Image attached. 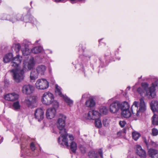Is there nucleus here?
Returning a JSON list of instances; mask_svg holds the SVG:
<instances>
[{
  "label": "nucleus",
  "mask_w": 158,
  "mask_h": 158,
  "mask_svg": "<svg viewBox=\"0 0 158 158\" xmlns=\"http://www.w3.org/2000/svg\"><path fill=\"white\" fill-rule=\"evenodd\" d=\"M22 60V57L19 55H17L12 59L10 64L13 69L9 71L11 73L14 80L17 82L23 80L24 77V70L20 69L19 67Z\"/></svg>",
  "instance_id": "obj_1"
},
{
  "label": "nucleus",
  "mask_w": 158,
  "mask_h": 158,
  "mask_svg": "<svg viewBox=\"0 0 158 158\" xmlns=\"http://www.w3.org/2000/svg\"><path fill=\"white\" fill-rule=\"evenodd\" d=\"M66 116L63 114H60L57 120L56 125L58 129L60 130L59 133L61 134L60 137L58 139L59 143L64 144L67 146H68V142L67 139V135L65 129V120Z\"/></svg>",
  "instance_id": "obj_2"
},
{
  "label": "nucleus",
  "mask_w": 158,
  "mask_h": 158,
  "mask_svg": "<svg viewBox=\"0 0 158 158\" xmlns=\"http://www.w3.org/2000/svg\"><path fill=\"white\" fill-rule=\"evenodd\" d=\"M146 110V105L143 98L139 99V102L135 101L131 107V110L134 115L139 116L141 113L145 111Z\"/></svg>",
  "instance_id": "obj_3"
},
{
  "label": "nucleus",
  "mask_w": 158,
  "mask_h": 158,
  "mask_svg": "<svg viewBox=\"0 0 158 158\" xmlns=\"http://www.w3.org/2000/svg\"><path fill=\"white\" fill-rule=\"evenodd\" d=\"M158 84V80H156L154 82L152 83V86L149 88H148V84L147 83H143L141 85L144 90L146 92V95L149 98H153L156 96L155 89Z\"/></svg>",
  "instance_id": "obj_4"
},
{
  "label": "nucleus",
  "mask_w": 158,
  "mask_h": 158,
  "mask_svg": "<svg viewBox=\"0 0 158 158\" xmlns=\"http://www.w3.org/2000/svg\"><path fill=\"white\" fill-rule=\"evenodd\" d=\"M54 99V96L52 93L46 92L43 94L41 101L44 104L48 106L52 104Z\"/></svg>",
  "instance_id": "obj_5"
},
{
  "label": "nucleus",
  "mask_w": 158,
  "mask_h": 158,
  "mask_svg": "<svg viewBox=\"0 0 158 158\" xmlns=\"http://www.w3.org/2000/svg\"><path fill=\"white\" fill-rule=\"evenodd\" d=\"M35 86L38 89L44 90L48 88L49 83L47 80L44 79H39L35 83Z\"/></svg>",
  "instance_id": "obj_6"
},
{
  "label": "nucleus",
  "mask_w": 158,
  "mask_h": 158,
  "mask_svg": "<svg viewBox=\"0 0 158 158\" xmlns=\"http://www.w3.org/2000/svg\"><path fill=\"white\" fill-rule=\"evenodd\" d=\"M55 92L57 94L59 95L61 97L64 98L65 101L68 103V105L71 106L73 104V101L70 100L66 96L62 94L60 88L57 85H56Z\"/></svg>",
  "instance_id": "obj_7"
},
{
  "label": "nucleus",
  "mask_w": 158,
  "mask_h": 158,
  "mask_svg": "<svg viewBox=\"0 0 158 158\" xmlns=\"http://www.w3.org/2000/svg\"><path fill=\"white\" fill-rule=\"evenodd\" d=\"M21 16L20 15H17L16 16L15 14H12L11 15H5L2 19L3 20H8L12 22V23L20 20H22V18H20Z\"/></svg>",
  "instance_id": "obj_8"
},
{
  "label": "nucleus",
  "mask_w": 158,
  "mask_h": 158,
  "mask_svg": "<svg viewBox=\"0 0 158 158\" xmlns=\"http://www.w3.org/2000/svg\"><path fill=\"white\" fill-rule=\"evenodd\" d=\"M31 44L30 42L26 40H23L22 44L21 51L23 55L24 56H27L29 54V49L28 46Z\"/></svg>",
  "instance_id": "obj_9"
},
{
  "label": "nucleus",
  "mask_w": 158,
  "mask_h": 158,
  "mask_svg": "<svg viewBox=\"0 0 158 158\" xmlns=\"http://www.w3.org/2000/svg\"><path fill=\"white\" fill-rule=\"evenodd\" d=\"M34 90V87L30 84H26L24 85L22 91L23 94H25L29 95L32 94Z\"/></svg>",
  "instance_id": "obj_10"
},
{
  "label": "nucleus",
  "mask_w": 158,
  "mask_h": 158,
  "mask_svg": "<svg viewBox=\"0 0 158 158\" xmlns=\"http://www.w3.org/2000/svg\"><path fill=\"white\" fill-rule=\"evenodd\" d=\"M69 140L68 141V139H67V142H68V144H69V143H71L70 144V149L72 152L74 153H75L76 152V150L77 149V144L74 142L73 141V136L72 135H70L69 136ZM62 144L63 145H65L66 147H68L69 146V145L68 144V146H67L65 145V144Z\"/></svg>",
  "instance_id": "obj_11"
},
{
  "label": "nucleus",
  "mask_w": 158,
  "mask_h": 158,
  "mask_svg": "<svg viewBox=\"0 0 158 158\" xmlns=\"http://www.w3.org/2000/svg\"><path fill=\"white\" fill-rule=\"evenodd\" d=\"M34 115L35 119L38 121L42 120L44 116V112L42 108H37L35 111Z\"/></svg>",
  "instance_id": "obj_12"
},
{
  "label": "nucleus",
  "mask_w": 158,
  "mask_h": 158,
  "mask_svg": "<svg viewBox=\"0 0 158 158\" xmlns=\"http://www.w3.org/2000/svg\"><path fill=\"white\" fill-rule=\"evenodd\" d=\"M120 107V103L118 101H115L113 102L110 106V110L113 113L117 112Z\"/></svg>",
  "instance_id": "obj_13"
},
{
  "label": "nucleus",
  "mask_w": 158,
  "mask_h": 158,
  "mask_svg": "<svg viewBox=\"0 0 158 158\" xmlns=\"http://www.w3.org/2000/svg\"><path fill=\"white\" fill-rule=\"evenodd\" d=\"M100 114L97 111L95 110H92L89 112L87 118L89 119L95 120L100 117Z\"/></svg>",
  "instance_id": "obj_14"
},
{
  "label": "nucleus",
  "mask_w": 158,
  "mask_h": 158,
  "mask_svg": "<svg viewBox=\"0 0 158 158\" xmlns=\"http://www.w3.org/2000/svg\"><path fill=\"white\" fill-rule=\"evenodd\" d=\"M56 114V110L55 108H50L46 110V115L48 119H52L55 117Z\"/></svg>",
  "instance_id": "obj_15"
},
{
  "label": "nucleus",
  "mask_w": 158,
  "mask_h": 158,
  "mask_svg": "<svg viewBox=\"0 0 158 158\" xmlns=\"http://www.w3.org/2000/svg\"><path fill=\"white\" fill-rule=\"evenodd\" d=\"M135 148L137 154L141 158H146V155L145 151L142 149L141 147L138 145H136Z\"/></svg>",
  "instance_id": "obj_16"
},
{
  "label": "nucleus",
  "mask_w": 158,
  "mask_h": 158,
  "mask_svg": "<svg viewBox=\"0 0 158 158\" xmlns=\"http://www.w3.org/2000/svg\"><path fill=\"white\" fill-rule=\"evenodd\" d=\"M18 98V94L15 93L8 94L4 96L5 99L9 101H14L17 99Z\"/></svg>",
  "instance_id": "obj_17"
},
{
  "label": "nucleus",
  "mask_w": 158,
  "mask_h": 158,
  "mask_svg": "<svg viewBox=\"0 0 158 158\" xmlns=\"http://www.w3.org/2000/svg\"><path fill=\"white\" fill-rule=\"evenodd\" d=\"M46 69V67L44 65H40L36 68V71L39 74L43 75Z\"/></svg>",
  "instance_id": "obj_18"
},
{
  "label": "nucleus",
  "mask_w": 158,
  "mask_h": 158,
  "mask_svg": "<svg viewBox=\"0 0 158 158\" xmlns=\"http://www.w3.org/2000/svg\"><path fill=\"white\" fill-rule=\"evenodd\" d=\"M35 65V62L34 58H31L28 61L27 67L29 70H31L33 69Z\"/></svg>",
  "instance_id": "obj_19"
},
{
  "label": "nucleus",
  "mask_w": 158,
  "mask_h": 158,
  "mask_svg": "<svg viewBox=\"0 0 158 158\" xmlns=\"http://www.w3.org/2000/svg\"><path fill=\"white\" fill-rule=\"evenodd\" d=\"M13 54L9 53L6 54L3 58V61L5 63H7L10 61L13 57Z\"/></svg>",
  "instance_id": "obj_20"
},
{
  "label": "nucleus",
  "mask_w": 158,
  "mask_h": 158,
  "mask_svg": "<svg viewBox=\"0 0 158 158\" xmlns=\"http://www.w3.org/2000/svg\"><path fill=\"white\" fill-rule=\"evenodd\" d=\"M130 105L128 103L126 102H124L121 103H120V107L122 111L124 110H129Z\"/></svg>",
  "instance_id": "obj_21"
},
{
  "label": "nucleus",
  "mask_w": 158,
  "mask_h": 158,
  "mask_svg": "<svg viewBox=\"0 0 158 158\" xmlns=\"http://www.w3.org/2000/svg\"><path fill=\"white\" fill-rule=\"evenodd\" d=\"M38 73L35 71H32L30 73V79L31 81H35L38 77Z\"/></svg>",
  "instance_id": "obj_22"
},
{
  "label": "nucleus",
  "mask_w": 158,
  "mask_h": 158,
  "mask_svg": "<svg viewBox=\"0 0 158 158\" xmlns=\"http://www.w3.org/2000/svg\"><path fill=\"white\" fill-rule=\"evenodd\" d=\"M122 115L125 118H129L131 116V114L129 110L122 111Z\"/></svg>",
  "instance_id": "obj_23"
},
{
  "label": "nucleus",
  "mask_w": 158,
  "mask_h": 158,
  "mask_svg": "<svg viewBox=\"0 0 158 158\" xmlns=\"http://www.w3.org/2000/svg\"><path fill=\"white\" fill-rule=\"evenodd\" d=\"M95 105V102L92 99H89L85 102V105L88 107H94Z\"/></svg>",
  "instance_id": "obj_24"
},
{
  "label": "nucleus",
  "mask_w": 158,
  "mask_h": 158,
  "mask_svg": "<svg viewBox=\"0 0 158 158\" xmlns=\"http://www.w3.org/2000/svg\"><path fill=\"white\" fill-rule=\"evenodd\" d=\"M157 152L158 151L156 150L150 149L148 151V154L152 158H153V157H154Z\"/></svg>",
  "instance_id": "obj_25"
},
{
  "label": "nucleus",
  "mask_w": 158,
  "mask_h": 158,
  "mask_svg": "<svg viewBox=\"0 0 158 158\" xmlns=\"http://www.w3.org/2000/svg\"><path fill=\"white\" fill-rule=\"evenodd\" d=\"M42 48L40 46L35 47L31 50L32 52L35 54H37L41 52Z\"/></svg>",
  "instance_id": "obj_26"
},
{
  "label": "nucleus",
  "mask_w": 158,
  "mask_h": 158,
  "mask_svg": "<svg viewBox=\"0 0 158 158\" xmlns=\"http://www.w3.org/2000/svg\"><path fill=\"white\" fill-rule=\"evenodd\" d=\"M99 111L100 113H99L100 114V115L101 114L105 115L108 112V109L105 106H101L99 108Z\"/></svg>",
  "instance_id": "obj_27"
},
{
  "label": "nucleus",
  "mask_w": 158,
  "mask_h": 158,
  "mask_svg": "<svg viewBox=\"0 0 158 158\" xmlns=\"http://www.w3.org/2000/svg\"><path fill=\"white\" fill-rule=\"evenodd\" d=\"M132 134L133 139L135 141L137 140L140 136V134L136 131H133Z\"/></svg>",
  "instance_id": "obj_28"
},
{
  "label": "nucleus",
  "mask_w": 158,
  "mask_h": 158,
  "mask_svg": "<svg viewBox=\"0 0 158 158\" xmlns=\"http://www.w3.org/2000/svg\"><path fill=\"white\" fill-rule=\"evenodd\" d=\"M94 124L96 127L98 128H100L102 126V123L100 118H97L95 120Z\"/></svg>",
  "instance_id": "obj_29"
},
{
  "label": "nucleus",
  "mask_w": 158,
  "mask_h": 158,
  "mask_svg": "<svg viewBox=\"0 0 158 158\" xmlns=\"http://www.w3.org/2000/svg\"><path fill=\"white\" fill-rule=\"evenodd\" d=\"M13 108L15 110H18L20 109V105L19 102H14L12 105Z\"/></svg>",
  "instance_id": "obj_30"
},
{
  "label": "nucleus",
  "mask_w": 158,
  "mask_h": 158,
  "mask_svg": "<svg viewBox=\"0 0 158 158\" xmlns=\"http://www.w3.org/2000/svg\"><path fill=\"white\" fill-rule=\"evenodd\" d=\"M88 155L90 158H98L94 152H90Z\"/></svg>",
  "instance_id": "obj_31"
},
{
  "label": "nucleus",
  "mask_w": 158,
  "mask_h": 158,
  "mask_svg": "<svg viewBox=\"0 0 158 158\" xmlns=\"http://www.w3.org/2000/svg\"><path fill=\"white\" fill-rule=\"evenodd\" d=\"M52 104L53 107L52 108L56 109V108H57L59 107V103L56 100H54V99L53 101L52 102Z\"/></svg>",
  "instance_id": "obj_32"
},
{
  "label": "nucleus",
  "mask_w": 158,
  "mask_h": 158,
  "mask_svg": "<svg viewBox=\"0 0 158 158\" xmlns=\"http://www.w3.org/2000/svg\"><path fill=\"white\" fill-rule=\"evenodd\" d=\"M152 135L153 136H156L158 135V130L155 128H153L152 130Z\"/></svg>",
  "instance_id": "obj_33"
},
{
  "label": "nucleus",
  "mask_w": 158,
  "mask_h": 158,
  "mask_svg": "<svg viewBox=\"0 0 158 158\" xmlns=\"http://www.w3.org/2000/svg\"><path fill=\"white\" fill-rule=\"evenodd\" d=\"M25 102L28 106H30L32 103V101H30L28 98H27L25 99Z\"/></svg>",
  "instance_id": "obj_34"
},
{
  "label": "nucleus",
  "mask_w": 158,
  "mask_h": 158,
  "mask_svg": "<svg viewBox=\"0 0 158 158\" xmlns=\"http://www.w3.org/2000/svg\"><path fill=\"white\" fill-rule=\"evenodd\" d=\"M21 48V46L19 44H15V50L16 52L19 51Z\"/></svg>",
  "instance_id": "obj_35"
},
{
  "label": "nucleus",
  "mask_w": 158,
  "mask_h": 158,
  "mask_svg": "<svg viewBox=\"0 0 158 158\" xmlns=\"http://www.w3.org/2000/svg\"><path fill=\"white\" fill-rule=\"evenodd\" d=\"M138 92L141 95H142L144 93V90H143L141 88L139 87L137 90Z\"/></svg>",
  "instance_id": "obj_36"
},
{
  "label": "nucleus",
  "mask_w": 158,
  "mask_h": 158,
  "mask_svg": "<svg viewBox=\"0 0 158 158\" xmlns=\"http://www.w3.org/2000/svg\"><path fill=\"white\" fill-rule=\"evenodd\" d=\"M119 124L122 127H123L126 125V122L124 121H120L119 122Z\"/></svg>",
  "instance_id": "obj_37"
},
{
  "label": "nucleus",
  "mask_w": 158,
  "mask_h": 158,
  "mask_svg": "<svg viewBox=\"0 0 158 158\" xmlns=\"http://www.w3.org/2000/svg\"><path fill=\"white\" fill-rule=\"evenodd\" d=\"M80 149L82 153H84L86 152L85 148L84 146H80Z\"/></svg>",
  "instance_id": "obj_38"
},
{
  "label": "nucleus",
  "mask_w": 158,
  "mask_h": 158,
  "mask_svg": "<svg viewBox=\"0 0 158 158\" xmlns=\"http://www.w3.org/2000/svg\"><path fill=\"white\" fill-rule=\"evenodd\" d=\"M103 125L105 126L106 127L108 126V122L106 119H104L103 121Z\"/></svg>",
  "instance_id": "obj_39"
},
{
  "label": "nucleus",
  "mask_w": 158,
  "mask_h": 158,
  "mask_svg": "<svg viewBox=\"0 0 158 158\" xmlns=\"http://www.w3.org/2000/svg\"><path fill=\"white\" fill-rule=\"evenodd\" d=\"M149 144L152 146L154 147H156L157 146V144L156 143H155L152 141H151L150 143Z\"/></svg>",
  "instance_id": "obj_40"
},
{
  "label": "nucleus",
  "mask_w": 158,
  "mask_h": 158,
  "mask_svg": "<svg viewBox=\"0 0 158 158\" xmlns=\"http://www.w3.org/2000/svg\"><path fill=\"white\" fill-rule=\"evenodd\" d=\"M30 148L31 149V150L34 151L35 149V147L34 145V144L32 142L30 145Z\"/></svg>",
  "instance_id": "obj_41"
},
{
  "label": "nucleus",
  "mask_w": 158,
  "mask_h": 158,
  "mask_svg": "<svg viewBox=\"0 0 158 158\" xmlns=\"http://www.w3.org/2000/svg\"><path fill=\"white\" fill-rule=\"evenodd\" d=\"M98 153L100 155L101 158H103V153L102 150H100L98 151Z\"/></svg>",
  "instance_id": "obj_42"
},
{
  "label": "nucleus",
  "mask_w": 158,
  "mask_h": 158,
  "mask_svg": "<svg viewBox=\"0 0 158 158\" xmlns=\"http://www.w3.org/2000/svg\"><path fill=\"white\" fill-rule=\"evenodd\" d=\"M72 3H76L77 1H79L81 0H69Z\"/></svg>",
  "instance_id": "obj_43"
},
{
  "label": "nucleus",
  "mask_w": 158,
  "mask_h": 158,
  "mask_svg": "<svg viewBox=\"0 0 158 158\" xmlns=\"http://www.w3.org/2000/svg\"><path fill=\"white\" fill-rule=\"evenodd\" d=\"M23 143H22L21 144V150H23L24 148Z\"/></svg>",
  "instance_id": "obj_44"
},
{
  "label": "nucleus",
  "mask_w": 158,
  "mask_h": 158,
  "mask_svg": "<svg viewBox=\"0 0 158 158\" xmlns=\"http://www.w3.org/2000/svg\"><path fill=\"white\" fill-rule=\"evenodd\" d=\"M88 94H83L82 96V98H85L87 97Z\"/></svg>",
  "instance_id": "obj_45"
},
{
  "label": "nucleus",
  "mask_w": 158,
  "mask_h": 158,
  "mask_svg": "<svg viewBox=\"0 0 158 158\" xmlns=\"http://www.w3.org/2000/svg\"><path fill=\"white\" fill-rule=\"evenodd\" d=\"M144 141L145 143H146V145L147 146H148V142L146 140V139L145 138H144Z\"/></svg>",
  "instance_id": "obj_46"
},
{
  "label": "nucleus",
  "mask_w": 158,
  "mask_h": 158,
  "mask_svg": "<svg viewBox=\"0 0 158 158\" xmlns=\"http://www.w3.org/2000/svg\"><path fill=\"white\" fill-rule=\"evenodd\" d=\"M64 0H54V1L56 2H62Z\"/></svg>",
  "instance_id": "obj_47"
},
{
  "label": "nucleus",
  "mask_w": 158,
  "mask_h": 158,
  "mask_svg": "<svg viewBox=\"0 0 158 158\" xmlns=\"http://www.w3.org/2000/svg\"><path fill=\"white\" fill-rule=\"evenodd\" d=\"M153 158H158V152L156 153L155 156H154V157H153Z\"/></svg>",
  "instance_id": "obj_48"
},
{
  "label": "nucleus",
  "mask_w": 158,
  "mask_h": 158,
  "mask_svg": "<svg viewBox=\"0 0 158 158\" xmlns=\"http://www.w3.org/2000/svg\"><path fill=\"white\" fill-rule=\"evenodd\" d=\"M3 140V138L1 137V139H0V144L2 142Z\"/></svg>",
  "instance_id": "obj_49"
},
{
  "label": "nucleus",
  "mask_w": 158,
  "mask_h": 158,
  "mask_svg": "<svg viewBox=\"0 0 158 158\" xmlns=\"http://www.w3.org/2000/svg\"><path fill=\"white\" fill-rule=\"evenodd\" d=\"M130 89V86L128 87L127 88V89L128 90H129Z\"/></svg>",
  "instance_id": "obj_50"
},
{
  "label": "nucleus",
  "mask_w": 158,
  "mask_h": 158,
  "mask_svg": "<svg viewBox=\"0 0 158 158\" xmlns=\"http://www.w3.org/2000/svg\"><path fill=\"white\" fill-rule=\"evenodd\" d=\"M39 41H40V40H38L36 41L35 42V44H36Z\"/></svg>",
  "instance_id": "obj_51"
},
{
  "label": "nucleus",
  "mask_w": 158,
  "mask_h": 158,
  "mask_svg": "<svg viewBox=\"0 0 158 158\" xmlns=\"http://www.w3.org/2000/svg\"><path fill=\"white\" fill-rule=\"evenodd\" d=\"M22 136H23V139H22V137L21 138V140L22 141V140H23V138H24V136L23 135H22Z\"/></svg>",
  "instance_id": "obj_52"
},
{
  "label": "nucleus",
  "mask_w": 158,
  "mask_h": 158,
  "mask_svg": "<svg viewBox=\"0 0 158 158\" xmlns=\"http://www.w3.org/2000/svg\"><path fill=\"white\" fill-rule=\"evenodd\" d=\"M24 66H25V65H24ZM26 66H25V68H24L23 69H23L24 70H24H25V69H26V68H25Z\"/></svg>",
  "instance_id": "obj_53"
},
{
  "label": "nucleus",
  "mask_w": 158,
  "mask_h": 158,
  "mask_svg": "<svg viewBox=\"0 0 158 158\" xmlns=\"http://www.w3.org/2000/svg\"><path fill=\"white\" fill-rule=\"evenodd\" d=\"M22 141L23 143L24 142V141L23 140H22ZM24 142H25V143H26L25 141V140L24 141Z\"/></svg>",
  "instance_id": "obj_54"
},
{
  "label": "nucleus",
  "mask_w": 158,
  "mask_h": 158,
  "mask_svg": "<svg viewBox=\"0 0 158 158\" xmlns=\"http://www.w3.org/2000/svg\"><path fill=\"white\" fill-rule=\"evenodd\" d=\"M136 85H137V84H136L135 85L133 86V89H134V88H135V87L136 86Z\"/></svg>",
  "instance_id": "obj_55"
},
{
  "label": "nucleus",
  "mask_w": 158,
  "mask_h": 158,
  "mask_svg": "<svg viewBox=\"0 0 158 158\" xmlns=\"http://www.w3.org/2000/svg\"><path fill=\"white\" fill-rule=\"evenodd\" d=\"M32 3V1H31V2L30 3L31 5Z\"/></svg>",
  "instance_id": "obj_56"
},
{
  "label": "nucleus",
  "mask_w": 158,
  "mask_h": 158,
  "mask_svg": "<svg viewBox=\"0 0 158 158\" xmlns=\"http://www.w3.org/2000/svg\"><path fill=\"white\" fill-rule=\"evenodd\" d=\"M49 72H50L51 71V69H49Z\"/></svg>",
  "instance_id": "obj_57"
},
{
  "label": "nucleus",
  "mask_w": 158,
  "mask_h": 158,
  "mask_svg": "<svg viewBox=\"0 0 158 158\" xmlns=\"http://www.w3.org/2000/svg\"><path fill=\"white\" fill-rule=\"evenodd\" d=\"M31 22V23H33V22L32 21H31V20H30Z\"/></svg>",
  "instance_id": "obj_58"
},
{
  "label": "nucleus",
  "mask_w": 158,
  "mask_h": 158,
  "mask_svg": "<svg viewBox=\"0 0 158 158\" xmlns=\"http://www.w3.org/2000/svg\"><path fill=\"white\" fill-rule=\"evenodd\" d=\"M102 39H100V40L99 41V42L100 43V41Z\"/></svg>",
  "instance_id": "obj_59"
}]
</instances>
